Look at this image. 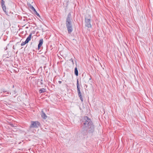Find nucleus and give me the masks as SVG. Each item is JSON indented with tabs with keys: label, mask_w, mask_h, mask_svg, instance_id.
Returning a JSON list of instances; mask_svg holds the SVG:
<instances>
[{
	"label": "nucleus",
	"mask_w": 153,
	"mask_h": 153,
	"mask_svg": "<svg viewBox=\"0 0 153 153\" xmlns=\"http://www.w3.org/2000/svg\"><path fill=\"white\" fill-rule=\"evenodd\" d=\"M72 19L71 14L69 13L68 14L66 20V25L68 32L70 33L73 30L72 25Z\"/></svg>",
	"instance_id": "1"
},
{
	"label": "nucleus",
	"mask_w": 153,
	"mask_h": 153,
	"mask_svg": "<svg viewBox=\"0 0 153 153\" xmlns=\"http://www.w3.org/2000/svg\"><path fill=\"white\" fill-rule=\"evenodd\" d=\"M82 122V125L85 128L89 127V125L92 123L91 120L87 116L84 117Z\"/></svg>",
	"instance_id": "2"
},
{
	"label": "nucleus",
	"mask_w": 153,
	"mask_h": 153,
	"mask_svg": "<svg viewBox=\"0 0 153 153\" xmlns=\"http://www.w3.org/2000/svg\"><path fill=\"white\" fill-rule=\"evenodd\" d=\"M40 126V123L38 121H32L30 127V128H37Z\"/></svg>",
	"instance_id": "3"
},
{
	"label": "nucleus",
	"mask_w": 153,
	"mask_h": 153,
	"mask_svg": "<svg viewBox=\"0 0 153 153\" xmlns=\"http://www.w3.org/2000/svg\"><path fill=\"white\" fill-rule=\"evenodd\" d=\"M91 17L88 16L87 18L85 19V25L88 28L91 27Z\"/></svg>",
	"instance_id": "4"
},
{
	"label": "nucleus",
	"mask_w": 153,
	"mask_h": 153,
	"mask_svg": "<svg viewBox=\"0 0 153 153\" xmlns=\"http://www.w3.org/2000/svg\"><path fill=\"white\" fill-rule=\"evenodd\" d=\"M89 133H92L94 130V126L93 124V123L89 125V127H86Z\"/></svg>",
	"instance_id": "5"
},
{
	"label": "nucleus",
	"mask_w": 153,
	"mask_h": 153,
	"mask_svg": "<svg viewBox=\"0 0 153 153\" xmlns=\"http://www.w3.org/2000/svg\"><path fill=\"white\" fill-rule=\"evenodd\" d=\"M32 35V34L31 33H30L29 34V36L27 38V39L25 40L26 42H27L28 43L29 42L31 38Z\"/></svg>",
	"instance_id": "6"
},
{
	"label": "nucleus",
	"mask_w": 153,
	"mask_h": 153,
	"mask_svg": "<svg viewBox=\"0 0 153 153\" xmlns=\"http://www.w3.org/2000/svg\"><path fill=\"white\" fill-rule=\"evenodd\" d=\"M43 39H42L40 40L39 43L38 45V49L39 50L40 48V47L42 46V44H43Z\"/></svg>",
	"instance_id": "7"
},
{
	"label": "nucleus",
	"mask_w": 153,
	"mask_h": 153,
	"mask_svg": "<svg viewBox=\"0 0 153 153\" xmlns=\"http://www.w3.org/2000/svg\"><path fill=\"white\" fill-rule=\"evenodd\" d=\"M76 85H77V92H79L80 91V88L79 87V84L78 80H77V81Z\"/></svg>",
	"instance_id": "8"
},
{
	"label": "nucleus",
	"mask_w": 153,
	"mask_h": 153,
	"mask_svg": "<svg viewBox=\"0 0 153 153\" xmlns=\"http://www.w3.org/2000/svg\"><path fill=\"white\" fill-rule=\"evenodd\" d=\"M78 96H79V97L80 98V100H81V101L82 102V101H83V98H82V95H81V94L80 91L78 92Z\"/></svg>",
	"instance_id": "9"
},
{
	"label": "nucleus",
	"mask_w": 153,
	"mask_h": 153,
	"mask_svg": "<svg viewBox=\"0 0 153 153\" xmlns=\"http://www.w3.org/2000/svg\"><path fill=\"white\" fill-rule=\"evenodd\" d=\"M42 113L41 115L42 117L44 118V119H46L47 118V116L43 112V111H42Z\"/></svg>",
	"instance_id": "10"
},
{
	"label": "nucleus",
	"mask_w": 153,
	"mask_h": 153,
	"mask_svg": "<svg viewBox=\"0 0 153 153\" xmlns=\"http://www.w3.org/2000/svg\"><path fill=\"white\" fill-rule=\"evenodd\" d=\"M74 73L75 74L76 76L78 75V72L76 67L74 70Z\"/></svg>",
	"instance_id": "11"
},
{
	"label": "nucleus",
	"mask_w": 153,
	"mask_h": 153,
	"mask_svg": "<svg viewBox=\"0 0 153 153\" xmlns=\"http://www.w3.org/2000/svg\"><path fill=\"white\" fill-rule=\"evenodd\" d=\"M46 89L44 88H42L40 89L39 90L40 93H44Z\"/></svg>",
	"instance_id": "12"
},
{
	"label": "nucleus",
	"mask_w": 153,
	"mask_h": 153,
	"mask_svg": "<svg viewBox=\"0 0 153 153\" xmlns=\"http://www.w3.org/2000/svg\"><path fill=\"white\" fill-rule=\"evenodd\" d=\"M1 5L2 6L5 5V1L3 0H1Z\"/></svg>",
	"instance_id": "13"
},
{
	"label": "nucleus",
	"mask_w": 153,
	"mask_h": 153,
	"mask_svg": "<svg viewBox=\"0 0 153 153\" xmlns=\"http://www.w3.org/2000/svg\"><path fill=\"white\" fill-rule=\"evenodd\" d=\"M2 7L4 11L5 12L6 10V7L5 5L4 6H2Z\"/></svg>",
	"instance_id": "14"
},
{
	"label": "nucleus",
	"mask_w": 153,
	"mask_h": 153,
	"mask_svg": "<svg viewBox=\"0 0 153 153\" xmlns=\"http://www.w3.org/2000/svg\"><path fill=\"white\" fill-rule=\"evenodd\" d=\"M27 43V42H26V41H25V42H23L22 43L21 45V46H23L25 45L26 43Z\"/></svg>",
	"instance_id": "15"
},
{
	"label": "nucleus",
	"mask_w": 153,
	"mask_h": 153,
	"mask_svg": "<svg viewBox=\"0 0 153 153\" xmlns=\"http://www.w3.org/2000/svg\"><path fill=\"white\" fill-rule=\"evenodd\" d=\"M30 8L34 12L36 10L32 6H31L30 7Z\"/></svg>",
	"instance_id": "16"
},
{
	"label": "nucleus",
	"mask_w": 153,
	"mask_h": 153,
	"mask_svg": "<svg viewBox=\"0 0 153 153\" xmlns=\"http://www.w3.org/2000/svg\"><path fill=\"white\" fill-rule=\"evenodd\" d=\"M34 13H36L37 16H40L39 14L36 12V10H35V11H34Z\"/></svg>",
	"instance_id": "17"
},
{
	"label": "nucleus",
	"mask_w": 153,
	"mask_h": 153,
	"mask_svg": "<svg viewBox=\"0 0 153 153\" xmlns=\"http://www.w3.org/2000/svg\"><path fill=\"white\" fill-rule=\"evenodd\" d=\"M70 60H71V61H72V62L73 64H74V61H73V60L72 59H70Z\"/></svg>",
	"instance_id": "18"
},
{
	"label": "nucleus",
	"mask_w": 153,
	"mask_h": 153,
	"mask_svg": "<svg viewBox=\"0 0 153 153\" xmlns=\"http://www.w3.org/2000/svg\"><path fill=\"white\" fill-rule=\"evenodd\" d=\"M70 60H71V61H72V62L73 64H74V61H73V60L72 59H70Z\"/></svg>",
	"instance_id": "19"
},
{
	"label": "nucleus",
	"mask_w": 153,
	"mask_h": 153,
	"mask_svg": "<svg viewBox=\"0 0 153 153\" xmlns=\"http://www.w3.org/2000/svg\"><path fill=\"white\" fill-rule=\"evenodd\" d=\"M62 82V81H58V82L59 83V84H61Z\"/></svg>",
	"instance_id": "20"
},
{
	"label": "nucleus",
	"mask_w": 153,
	"mask_h": 153,
	"mask_svg": "<svg viewBox=\"0 0 153 153\" xmlns=\"http://www.w3.org/2000/svg\"><path fill=\"white\" fill-rule=\"evenodd\" d=\"M6 91H3V92H6Z\"/></svg>",
	"instance_id": "21"
},
{
	"label": "nucleus",
	"mask_w": 153,
	"mask_h": 153,
	"mask_svg": "<svg viewBox=\"0 0 153 153\" xmlns=\"http://www.w3.org/2000/svg\"><path fill=\"white\" fill-rule=\"evenodd\" d=\"M14 93H15V94H16V91H14Z\"/></svg>",
	"instance_id": "22"
},
{
	"label": "nucleus",
	"mask_w": 153,
	"mask_h": 153,
	"mask_svg": "<svg viewBox=\"0 0 153 153\" xmlns=\"http://www.w3.org/2000/svg\"><path fill=\"white\" fill-rule=\"evenodd\" d=\"M7 94H9V92H7Z\"/></svg>",
	"instance_id": "23"
}]
</instances>
